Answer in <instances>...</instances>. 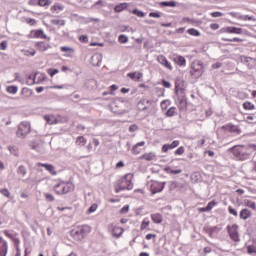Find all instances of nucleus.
I'll list each match as a JSON object with an SVG mask.
<instances>
[{
  "label": "nucleus",
  "instance_id": "nucleus-1",
  "mask_svg": "<svg viewBox=\"0 0 256 256\" xmlns=\"http://www.w3.org/2000/svg\"><path fill=\"white\" fill-rule=\"evenodd\" d=\"M254 151H256L255 144L236 145L228 149V152L232 153L238 161H247V159H251V155H253Z\"/></svg>",
  "mask_w": 256,
  "mask_h": 256
},
{
  "label": "nucleus",
  "instance_id": "nucleus-2",
  "mask_svg": "<svg viewBox=\"0 0 256 256\" xmlns=\"http://www.w3.org/2000/svg\"><path fill=\"white\" fill-rule=\"evenodd\" d=\"M131 179H133V175L126 174L118 180V184L115 186V192L121 193V191H131V189H133V182H131Z\"/></svg>",
  "mask_w": 256,
  "mask_h": 256
},
{
  "label": "nucleus",
  "instance_id": "nucleus-3",
  "mask_svg": "<svg viewBox=\"0 0 256 256\" xmlns=\"http://www.w3.org/2000/svg\"><path fill=\"white\" fill-rule=\"evenodd\" d=\"M89 233H91V226L83 225L73 229L70 232V235L76 239V241H83V239H85L86 235H89Z\"/></svg>",
  "mask_w": 256,
  "mask_h": 256
},
{
  "label": "nucleus",
  "instance_id": "nucleus-4",
  "mask_svg": "<svg viewBox=\"0 0 256 256\" xmlns=\"http://www.w3.org/2000/svg\"><path fill=\"white\" fill-rule=\"evenodd\" d=\"M75 189V185L71 182H62L54 186V191L57 195H67Z\"/></svg>",
  "mask_w": 256,
  "mask_h": 256
},
{
  "label": "nucleus",
  "instance_id": "nucleus-5",
  "mask_svg": "<svg viewBox=\"0 0 256 256\" xmlns=\"http://www.w3.org/2000/svg\"><path fill=\"white\" fill-rule=\"evenodd\" d=\"M205 73L203 68V64L201 62H197L191 66L190 75L194 77V79H199Z\"/></svg>",
  "mask_w": 256,
  "mask_h": 256
},
{
  "label": "nucleus",
  "instance_id": "nucleus-6",
  "mask_svg": "<svg viewBox=\"0 0 256 256\" xmlns=\"http://www.w3.org/2000/svg\"><path fill=\"white\" fill-rule=\"evenodd\" d=\"M29 133H31V124L29 122H22L18 125L17 137H25Z\"/></svg>",
  "mask_w": 256,
  "mask_h": 256
},
{
  "label": "nucleus",
  "instance_id": "nucleus-7",
  "mask_svg": "<svg viewBox=\"0 0 256 256\" xmlns=\"http://www.w3.org/2000/svg\"><path fill=\"white\" fill-rule=\"evenodd\" d=\"M149 105H153V102H151L147 98H142L137 104V109L139 111H147Z\"/></svg>",
  "mask_w": 256,
  "mask_h": 256
},
{
  "label": "nucleus",
  "instance_id": "nucleus-8",
  "mask_svg": "<svg viewBox=\"0 0 256 256\" xmlns=\"http://www.w3.org/2000/svg\"><path fill=\"white\" fill-rule=\"evenodd\" d=\"M163 189H165V182H154L151 185L152 195H155L156 193H161Z\"/></svg>",
  "mask_w": 256,
  "mask_h": 256
},
{
  "label": "nucleus",
  "instance_id": "nucleus-9",
  "mask_svg": "<svg viewBox=\"0 0 256 256\" xmlns=\"http://www.w3.org/2000/svg\"><path fill=\"white\" fill-rule=\"evenodd\" d=\"M102 61H103V55L96 53L92 55L90 63L91 65H93V67H99Z\"/></svg>",
  "mask_w": 256,
  "mask_h": 256
},
{
  "label": "nucleus",
  "instance_id": "nucleus-10",
  "mask_svg": "<svg viewBox=\"0 0 256 256\" xmlns=\"http://www.w3.org/2000/svg\"><path fill=\"white\" fill-rule=\"evenodd\" d=\"M158 63H160V65H163L164 67H166V69H169V71H173V66H171V63L169 62V60H167V57L160 55L157 58Z\"/></svg>",
  "mask_w": 256,
  "mask_h": 256
},
{
  "label": "nucleus",
  "instance_id": "nucleus-11",
  "mask_svg": "<svg viewBox=\"0 0 256 256\" xmlns=\"http://www.w3.org/2000/svg\"><path fill=\"white\" fill-rule=\"evenodd\" d=\"M35 47L37 48L38 51L41 53H45L48 49H51V45L49 43L40 41L35 44Z\"/></svg>",
  "mask_w": 256,
  "mask_h": 256
},
{
  "label": "nucleus",
  "instance_id": "nucleus-12",
  "mask_svg": "<svg viewBox=\"0 0 256 256\" xmlns=\"http://www.w3.org/2000/svg\"><path fill=\"white\" fill-rule=\"evenodd\" d=\"M222 129L229 131V133H237V135H241V128L233 124L223 126Z\"/></svg>",
  "mask_w": 256,
  "mask_h": 256
},
{
  "label": "nucleus",
  "instance_id": "nucleus-13",
  "mask_svg": "<svg viewBox=\"0 0 256 256\" xmlns=\"http://www.w3.org/2000/svg\"><path fill=\"white\" fill-rule=\"evenodd\" d=\"M7 241L0 237V256H7Z\"/></svg>",
  "mask_w": 256,
  "mask_h": 256
},
{
  "label": "nucleus",
  "instance_id": "nucleus-14",
  "mask_svg": "<svg viewBox=\"0 0 256 256\" xmlns=\"http://www.w3.org/2000/svg\"><path fill=\"white\" fill-rule=\"evenodd\" d=\"M38 167H44L46 169V171H49V173H51V175H57L54 165L38 163Z\"/></svg>",
  "mask_w": 256,
  "mask_h": 256
},
{
  "label": "nucleus",
  "instance_id": "nucleus-15",
  "mask_svg": "<svg viewBox=\"0 0 256 256\" xmlns=\"http://www.w3.org/2000/svg\"><path fill=\"white\" fill-rule=\"evenodd\" d=\"M251 215H252L251 210L244 208L240 212V219H244V221H245V220L249 219L251 217Z\"/></svg>",
  "mask_w": 256,
  "mask_h": 256
},
{
  "label": "nucleus",
  "instance_id": "nucleus-16",
  "mask_svg": "<svg viewBox=\"0 0 256 256\" xmlns=\"http://www.w3.org/2000/svg\"><path fill=\"white\" fill-rule=\"evenodd\" d=\"M226 33H234L236 35H241L243 33L242 28H237V27H227L225 28Z\"/></svg>",
  "mask_w": 256,
  "mask_h": 256
},
{
  "label": "nucleus",
  "instance_id": "nucleus-17",
  "mask_svg": "<svg viewBox=\"0 0 256 256\" xmlns=\"http://www.w3.org/2000/svg\"><path fill=\"white\" fill-rule=\"evenodd\" d=\"M151 219L153 223H156V224L163 223V216L159 213L151 214Z\"/></svg>",
  "mask_w": 256,
  "mask_h": 256
},
{
  "label": "nucleus",
  "instance_id": "nucleus-18",
  "mask_svg": "<svg viewBox=\"0 0 256 256\" xmlns=\"http://www.w3.org/2000/svg\"><path fill=\"white\" fill-rule=\"evenodd\" d=\"M228 229V233L230 235V238L232 239V241H235V243H239L240 239H239V233L237 231L231 232L230 227H227Z\"/></svg>",
  "mask_w": 256,
  "mask_h": 256
},
{
  "label": "nucleus",
  "instance_id": "nucleus-19",
  "mask_svg": "<svg viewBox=\"0 0 256 256\" xmlns=\"http://www.w3.org/2000/svg\"><path fill=\"white\" fill-rule=\"evenodd\" d=\"M174 62L177 63L180 67H183L187 63V60H185V57L183 56H176L174 57Z\"/></svg>",
  "mask_w": 256,
  "mask_h": 256
},
{
  "label": "nucleus",
  "instance_id": "nucleus-20",
  "mask_svg": "<svg viewBox=\"0 0 256 256\" xmlns=\"http://www.w3.org/2000/svg\"><path fill=\"white\" fill-rule=\"evenodd\" d=\"M112 112L115 113L116 115H123L125 113L124 109H117V102L112 103Z\"/></svg>",
  "mask_w": 256,
  "mask_h": 256
},
{
  "label": "nucleus",
  "instance_id": "nucleus-21",
  "mask_svg": "<svg viewBox=\"0 0 256 256\" xmlns=\"http://www.w3.org/2000/svg\"><path fill=\"white\" fill-rule=\"evenodd\" d=\"M145 145V141L139 142L136 145L133 146L132 152L134 155H139L141 153V150H137L139 147H143Z\"/></svg>",
  "mask_w": 256,
  "mask_h": 256
},
{
  "label": "nucleus",
  "instance_id": "nucleus-22",
  "mask_svg": "<svg viewBox=\"0 0 256 256\" xmlns=\"http://www.w3.org/2000/svg\"><path fill=\"white\" fill-rule=\"evenodd\" d=\"M112 235L113 237H116L117 239H119V237L121 235H123V228L121 227H115L112 231Z\"/></svg>",
  "mask_w": 256,
  "mask_h": 256
},
{
  "label": "nucleus",
  "instance_id": "nucleus-23",
  "mask_svg": "<svg viewBox=\"0 0 256 256\" xmlns=\"http://www.w3.org/2000/svg\"><path fill=\"white\" fill-rule=\"evenodd\" d=\"M140 159H145V161H153L155 159V153L149 152L140 157Z\"/></svg>",
  "mask_w": 256,
  "mask_h": 256
},
{
  "label": "nucleus",
  "instance_id": "nucleus-24",
  "mask_svg": "<svg viewBox=\"0 0 256 256\" xmlns=\"http://www.w3.org/2000/svg\"><path fill=\"white\" fill-rule=\"evenodd\" d=\"M161 7H177V2L176 1H163L160 2Z\"/></svg>",
  "mask_w": 256,
  "mask_h": 256
},
{
  "label": "nucleus",
  "instance_id": "nucleus-25",
  "mask_svg": "<svg viewBox=\"0 0 256 256\" xmlns=\"http://www.w3.org/2000/svg\"><path fill=\"white\" fill-rule=\"evenodd\" d=\"M127 9V3H122L120 5L115 6L114 11L116 13H121V11H125Z\"/></svg>",
  "mask_w": 256,
  "mask_h": 256
},
{
  "label": "nucleus",
  "instance_id": "nucleus-26",
  "mask_svg": "<svg viewBox=\"0 0 256 256\" xmlns=\"http://www.w3.org/2000/svg\"><path fill=\"white\" fill-rule=\"evenodd\" d=\"M34 36L37 39H47V35H45V32H43V30H36Z\"/></svg>",
  "mask_w": 256,
  "mask_h": 256
},
{
  "label": "nucleus",
  "instance_id": "nucleus-27",
  "mask_svg": "<svg viewBox=\"0 0 256 256\" xmlns=\"http://www.w3.org/2000/svg\"><path fill=\"white\" fill-rule=\"evenodd\" d=\"M187 33H189V35H192L193 37H199V35H201V32H199V30L195 28L188 29Z\"/></svg>",
  "mask_w": 256,
  "mask_h": 256
},
{
  "label": "nucleus",
  "instance_id": "nucleus-28",
  "mask_svg": "<svg viewBox=\"0 0 256 256\" xmlns=\"http://www.w3.org/2000/svg\"><path fill=\"white\" fill-rule=\"evenodd\" d=\"M22 95L24 97H31V95H33V90L29 89V88H23L21 91Z\"/></svg>",
  "mask_w": 256,
  "mask_h": 256
},
{
  "label": "nucleus",
  "instance_id": "nucleus-29",
  "mask_svg": "<svg viewBox=\"0 0 256 256\" xmlns=\"http://www.w3.org/2000/svg\"><path fill=\"white\" fill-rule=\"evenodd\" d=\"M243 107L247 111H253V109H255V105L253 103H251V102H244L243 103Z\"/></svg>",
  "mask_w": 256,
  "mask_h": 256
},
{
  "label": "nucleus",
  "instance_id": "nucleus-30",
  "mask_svg": "<svg viewBox=\"0 0 256 256\" xmlns=\"http://www.w3.org/2000/svg\"><path fill=\"white\" fill-rule=\"evenodd\" d=\"M244 205L246 207H249L250 209H253L254 211L256 210V204H255V202H253L251 200H245Z\"/></svg>",
  "mask_w": 256,
  "mask_h": 256
},
{
  "label": "nucleus",
  "instance_id": "nucleus-31",
  "mask_svg": "<svg viewBox=\"0 0 256 256\" xmlns=\"http://www.w3.org/2000/svg\"><path fill=\"white\" fill-rule=\"evenodd\" d=\"M52 1L51 0H38V5L40 7H49L51 5Z\"/></svg>",
  "mask_w": 256,
  "mask_h": 256
},
{
  "label": "nucleus",
  "instance_id": "nucleus-32",
  "mask_svg": "<svg viewBox=\"0 0 256 256\" xmlns=\"http://www.w3.org/2000/svg\"><path fill=\"white\" fill-rule=\"evenodd\" d=\"M165 171H168V173H170V175H179V174L183 173V170H181V169L173 170L171 168H166Z\"/></svg>",
  "mask_w": 256,
  "mask_h": 256
},
{
  "label": "nucleus",
  "instance_id": "nucleus-33",
  "mask_svg": "<svg viewBox=\"0 0 256 256\" xmlns=\"http://www.w3.org/2000/svg\"><path fill=\"white\" fill-rule=\"evenodd\" d=\"M175 111H176V108H175V107H170V108L166 111V117H174V116H175Z\"/></svg>",
  "mask_w": 256,
  "mask_h": 256
},
{
  "label": "nucleus",
  "instance_id": "nucleus-34",
  "mask_svg": "<svg viewBox=\"0 0 256 256\" xmlns=\"http://www.w3.org/2000/svg\"><path fill=\"white\" fill-rule=\"evenodd\" d=\"M18 174L22 175V177H25V175H27V169L25 168V166L23 165L19 166Z\"/></svg>",
  "mask_w": 256,
  "mask_h": 256
},
{
  "label": "nucleus",
  "instance_id": "nucleus-35",
  "mask_svg": "<svg viewBox=\"0 0 256 256\" xmlns=\"http://www.w3.org/2000/svg\"><path fill=\"white\" fill-rule=\"evenodd\" d=\"M52 25H58L63 27V25H65V20H59V19H54L51 20Z\"/></svg>",
  "mask_w": 256,
  "mask_h": 256
},
{
  "label": "nucleus",
  "instance_id": "nucleus-36",
  "mask_svg": "<svg viewBox=\"0 0 256 256\" xmlns=\"http://www.w3.org/2000/svg\"><path fill=\"white\" fill-rule=\"evenodd\" d=\"M18 90H19V88H17V86H8L7 87V92L11 93L12 95H15V93H17Z\"/></svg>",
  "mask_w": 256,
  "mask_h": 256
},
{
  "label": "nucleus",
  "instance_id": "nucleus-37",
  "mask_svg": "<svg viewBox=\"0 0 256 256\" xmlns=\"http://www.w3.org/2000/svg\"><path fill=\"white\" fill-rule=\"evenodd\" d=\"M118 41H119V43H127L129 41V37H127L126 35L121 34L118 37Z\"/></svg>",
  "mask_w": 256,
  "mask_h": 256
},
{
  "label": "nucleus",
  "instance_id": "nucleus-38",
  "mask_svg": "<svg viewBox=\"0 0 256 256\" xmlns=\"http://www.w3.org/2000/svg\"><path fill=\"white\" fill-rule=\"evenodd\" d=\"M76 143H78V145H85V143H87V140L85 139V137L83 136H79L76 140Z\"/></svg>",
  "mask_w": 256,
  "mask_h": 256
},
{
  "label": "nucleus",
  "instance_id": "nucleus-39",
  "mask_svg": "<svg viewBox=\"0 0 256 256\" xmlns=\"http://www.w3.org/2000/svg\"><path fill=\"white\" fill-rule=\"evenodd\" d=\"M37 53V51H35V50H26V51H24V55L26 56V57H34V55Z\"/></svg>",
  "mask_w": 256,
  "mask_h": 256
},
{
  "label": "nucleus",
  "instance_id": "nucleus-40",
  "mask_svg": "<svg viewBox=\"0 0 256 256\" xmlns=\"http://www.w3.org/2000/svg\"><path fill=\"white\" fill-rule=\"evenodd\" d=\"M239 19H242V21H255L256 19L253 16H249V15H244V16H240L238 17Z\"/></svg>",
  "mask_w": 256,
  "mask_h": 256
},
{
  "label": "nucleus",
  "instance_id": "nucleus-41",
  "mask_svg": "<svg viewBox=\"0 0 256 256\" xmlns=\"http://www.w3.org/2000/svg\"><path fill=\"white\" fill-rule=\"evenodd\" d=\"M60 50L62 51V53H71L74 51L73 48L67 46H62Z\"/></svg>",
  "mask_w": 256,
  "mask_h": 256
},
{
  "label": "nucleus",
  "instance_id": "nucleus-42",
  "mask_svg": "<svg viewBox=\"0 0 256 256\" xmlns=\"http://www.w3.org/2000/svg\"><path fill=\"white\" fill-rule=\"evenodd\" d=\"M133 14L137 15V17H145V13L139 9H134Z\"/></svg>",
  "mask_w": 256,
  "mask_h": 256
},
{
  "label": "nucleus",
  "instance_id": "nucleus-43",
  "mask_svg": "<svg viewBox=\"0 0 256 256\" xmlns=\"http://www.w3.org/2000/svg\"><path fill=\"white\" fill-rule=\"evenodd\" d=\"M44 195L46 201H49L50 203H52V201H55V197L53 196V194L45 193Z\"/></svg>",
  "mask_w": 256,
  "mask_h": 256
},
{
  "label": "nucleus",
  "instance_id": "nucleus-44",
  "mask_svg": "<svg viewBox=\"0 0 256 256\" xmlns=\"http://www.w3.org/2000/svg\"><path fill=\"white\" fill-rule=\"evenodd\" d=\"M162 13L161 12H150L149 17H154L155 19L161 18Z\"/></svg>",
  "mask_w": 256,
  "mask_h": 256
},
{
  "label": "nucleus",
  "instance_id": "nucleus-45",
  "mask_svg": "<svg viewBox=\"0 0 256 256\" xmlns=\"http://www.w3.org/2000/svg\"><path fill=\"white\" fill-rule=\"evenodd\" d=\"M175 147H179L178 140H174L171 144H168V149H175Z\"/></svg>",
  "mask_w": 256,
  "mask_h": 256
},
{
  "label": "nucleus",
  "instance_id": "nucleus-46",
  "mask_svg": "<svg viewBox=\"0 0 256 256\" xmlns=\"http://www.w3.org/2000/svg\"><path fill=\"white\" fill-rule=\"evenodd\" d=\"M183 153H185V147L181 146L174 152V155H183Z\"/></svg>",
  "mask_w": 256,
  "mask_h": 256
},
{
  "label": "nucleus",
  "instance_id": "nucleus-47",
  "mask_svg": "<svg viewBox=\"0 0 256 256\" xmlns=\"http://www.w3.org/2000/svg\"><path fill=\"white\" fill-rule=\"evenodd\" d=\"M44 119L48 123V125H53V116L46 115L44 116Z\"/></svg>",
  "mask_w": 256,
  "mask_h": 256
},
{
  "label": "nucleus",
  "instance_id": "nucleus-48",
  "mask_svg": "<svg viewBox=\"0 0 256 256\" xmlns=\"http://www.w3.org/2000/svg\"><path fill=\"white\" fill-rule=\"evenodd\" d=\"M57 73H59L58 69H49L48 70V74L50 75V77H55V75H57Z\"/></svg>",
  "mask_w": 256,
  "mask_h": 256
},
{
  "label": "nucleus",
  "instance_id": "nucleus-49",
  "mask_svg": "<svg viewBox=\"0 0 256 256\" xmlns=\"http://www.w3.org/2000/svg\"><path fill=\"white\" fill-rule=\"evenodd\" d=\"M138 130H139V126H137V124H132V125L129 127L130 133H135V131H138Z\"/></svg>",
  "mask_w": 256,
  "mask_h": 256
},
{
  "label": "nucleus",
  "instance_id": "nucleus-50",
  "mask_svg": "<svg viewBox=\"0 0 256 256\" xmlns=\"http://www.w3.org/2000/svg\"><path fill=\"white\" fill-rule=\"evenodd\" d=\"M128 77L132 79V81H137V72L128 73Z\"/></svg>",
  "mask_w": 256,
  "mask_h": 256
},
{
  "label": "nucleus",
  "instance_id": "nucleus-51",
  "mask_svg": "<svg viewBox=\"0 0 256 256\" xmlns=\"http://www.w3.org/2000/svg\"><path fill=\"white\" fill-rule=\"evenodd\" d=\"M149 224H150L149 221H145V220H144V221L142 222L141 226H140L141 231H143L144 229H147V227H149Z\"/></svg>",
  "mask_w": 256,
  "mask_h": 256
},
{
  "label": "nucleus",
  "instance_id": "nucleus-52",
  "mask_svg": "<svg viewBox=\"0 0 256 256\" xmlns=\"http://www.w3.org/2000/svg\"><path fill=\"white\" fill-rule=\"evenodd\" d=\"M95 211H97V204H92L88 209V213H95Z\"/></svg>",
  "mask_w": 256,
  "mask_h": 256
},
{
  "label": "nucleus",
  "instance_id": "nucleus-53",
  "mask_svg": "<svg viewBox=\"0 0 256 256\" xmlns=\"http://www.w3.org/2000/svg\"><path fill=\"white\" fill-rule=\"evenodd\" d=\"M228 211L230 215H234V217H237L238 215L237 210H235L233 207L229 206Z\"/></svg>",
  "mask_w": 256,
  "mask_h": 256
},
{
  "label": "nucleus",
  "instance_id": "nucleus-54",
  "mask_svg": "<svg viewBox=\"0 0 256 256\" xmlns=\"http://www.w3.org/2000/svg\"><path fill=\"white\" fill-rule=\"evenodd\" d=\"M224 41H229L230 43H233V42L239 43V41H243V40L240 39V38L235 37V38H232V39L225 38Z\"/></svg>",
  "mask_w": 256,
  "mask_h": 256
},
{
  "label": "nucleus",
  "instance_id": "nucleus-55",
  "mask_svg": "<svg viewBox=\"0 0 256 256\" xmlns=\"http://www.w3.org/2000/svg\"><path fill=\"white\" fill-rule=\"evenodd\" d=\"M1 195H4V197H9L10 193L7 188L1 189L0 190Z\"/></svg>",
  "mask_w": 256,
  "mask_h": 256
},
{
  "label": "nucleus",
  "instance_id": "nucleus-56",
  "mask_svg": "<svg viewBox=\"0 0 256 256\" xmlns=\"http://www.w3.org/2000/svg\"><path fill=\"white\" fill-rule=\"evenodd\" d=\"M36 77H37V74H30V75L28 76L29 81H32V83H30V85L35 84V78H36Z\"/></svg>",
  "mask_w": 256,
  "mask_h": 256
},
{
  "label": "nucleus",
  "instance_id": "nucleus-57",
  "mask_svg": "<svg viewBox=\"0 0 256 256\" xmlns=\"http://www.w3.org/2000/svg\"><path fill=\"white\" fill-rule=\"evenodd\" d=\"M223 67V63L216 62L215 64H212V69H221Z\"/></svg>",
  "mask_w": 256,
  "mask_h": 256
},
{
  "label": "nucleus",
  "instance_id": "nucleus-58",
  "mask_svg": "<svg viewBox=\"0 0 256 256\" xmlns=\"http://www.w3.org/2000/svg\"><path fill=\"white\" fill-rule=\"evenodd\" d=\"M7 49V41H2L0 43V50L5 51Z\"/></svg>",
  "mask_w": 256,
  "mask_h": 256
},
{
  "label": "nucleus",
  "instance_id": "nucleus-59",
  "mask_svg": "<svg viewBox=\"0 0 256 256\" xmlns=\"http://www.w3.org/2000/svg\"><path fill=\"white\" fill-rule=\"evenodd\" d=\"M79 40L81 41V43H88L89 38L87 36H85V35H81L79 37Z\"/></svg>",
  "mask_w": 256,
  "mask_h": 256
},
{
  "label": "nucleus",
  "instance_id": "nucleus-60",
  "mask_svg": "<svg viewBox=\"0 0 256 256\" xmlns=\"http://www.w3.org/2000/svg\"><path fill=\"white\" fill-rule=\"evenodd\" d=\"M120 213H129V205H125L123 208H121Z\"/></svg>",
  "mask_w": 256,
  "mask_h": 256
},
{
  "label": "nucleus",
  "instance_id": "nucleus-61",
  "mask_svg": "<svg viewBox=\"0 0 256 256\" xmlns=\"http://www.w3.org/2000/svg\"><path fill=\"white\" fill-rule=\"evenodd\" d=\"M210 15H211V17H214V18L223 17V13H221V12H212Z\"/></svg>",
  "mask_w": 256,
  "mask_h": 256
},
{
  "label": "nucleus",
  "instance_id": "nucleus-62",
  "mask_svg": "<svg viewBox=\"0 0 256 256\" xmlns=\"http://www.w3.org/2000/svg\"><path fill=\"white\" fill-rule=\"evenodd\" d=\"M213 205H215V202H209L206 206V211H211V209H213Z\"/></svg>",
  "mask_w": 256,
  "mask_h": 256
},
{
  "label": "nucleus",
  "instance_id": "nucleus-63",
  "mask_svg": "<svg viewBox=\"0 0 256 256\" xmlns=\"http://www.w3.org/2000/svg\"><path fill=\"white\" fill-rule=\"evenodd\" d=\"M210 29H212V31H217V29H219V24H217V23L211 24Z\"/></svg>",
  "mask_w": 256,
  "mask_h": 256
},
{
  "label": "nucleus",
  "instance_id": "nucleus-64",
  "mask_svg": "<svg viewBox=\"0 0 256 256\" xmlns=\"http://www.w3.org/2000/svg\"><path fill=\"white\" fill-rule=\"evenodd\" d=\"M81 98V96L79 95V94H74V95H72V97H71V101H77L78 99H80Z\"/></svg>",
  "mask_w": 256,
  "mask_h": 256
}]
</instances>
